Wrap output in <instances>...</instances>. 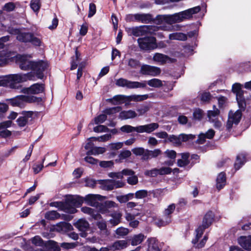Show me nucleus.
Instances as JSON below:
<instances>
[{
    "label": "nucleus",
    "instance_id": "nucleus-57",
    "mask_svg": "<svg viewBox=\"0 0 251 251\" xmlns=\"http://www.w3.org/2000/svg\"><path fill=\"white\" fill-rule=\"evenodd\" d=\"M145 175L151 177H155L159 175L158 169L154 168L150 170H146Z\"/></svg>",
    "mask_w": 251,
    "mask_h": 251
},
{
    "label": "nucleus",
    "instance_id": "nucleus-39",
    "mask_svg": "<svg viewBox=\"0 0 251 251\" xmlns=\"http://www.w3.org/2000/svg\"><path fill=\"white\" fill-rule=\"evenodd\" d=\"M75 56L72 57V60L71 62V69L72 70H75L76 68L78 66V62L81 60L80 58V53L77 51V49L75 50Z\"/></svg>",
    "mask_w": 251,
    "mask_h": 251
},
{
    "label": "nucleus",
    "instance_id": "nucleus-27",
    "mask_svg": "<svg viewBox=\"0 0 251 251\" xmlns=\"http://www.w3.org/2000/svg\"><path fill=\"white\" fill-rule=\"evenodd\" d=\"M128 243L126 240H118L111 244V251L121 250L126 248Z\"/></svg>",
    "mask_w": 251,
    "mask_h": 251
},
{
    "label": "nucleus",
    "instance_id": "nucleus-48",
    "mask_svg": "<svg viewBox=\"0 0 251 251\" xmlns=\"http://www.w3.org/2000/svg\"><path fill=\"white\" fill-rule=\"evenodd\" d=\"M50 205L52 207L58 208L61 210L67 212V204H65V202L62 201H55L52 202L50 203Z\"/></svg>",
    "mask_w": 251,
    "mask_h": 251
},
{
    "label": "nucleus",
    "instance_id": "nucleus-35",
    "mask_svg": "<svg viewBox=\"0 0 251 251\" xmlns=\"http://www.w3.org/2000/svg\"><path fill=\"white\" fill-rule=\"evenodd\" d=\"M31 36V32H23L20 30L16 38L20 42L28 43Z\"/></svg>",
    "mask_w": 251,
    "mask_h": 251
},
{
    "label": "nucleus",
    "instance_id": "nucleus-49",
    "mask_svg": "<svg viewBox=\"0 0 251 251\" xmlns=\"http://www.w3.org/2000/svg\"><path fill=\"white\" fill-rule=\"evenodd\" d=\"M131 151L137 156L142 155L141 159L143 160V157L146 153V150L142 147H137L132 149Z\"/></svg>",
    "mask_w": 251,
    "mask_h": 251
},
{
    "label": "nucleus",
    "instance_id": "nucleus-40",
    "mask_svg": "<svg viewBox=\"0 0 251 251\" xmlns=\"http://www.w3.org/2000/svg\"><path fill=\"white\" fill-rule=\"evenodd\" d=\"M120 130L124 133H130L134 131L139 133L138 126L136 127L132 126L130 125H126L121 126Z\"/></svg>",
    "mask_w": 251,
    "mask_h": 251
},
{
    "label": "nucleus",
    "instance_id": "nucleus-1",
    "mask_svg": "<svg viewBox=\"0 0 251 251\" xmlns=\"http://www.w3.org/2000/svg\"><path fill=\"white\" fill-rule=\"evenodd\" d=\"M213 219L214 214L212 211L208 212L204 216L202 225L196 229V234L195 238L192 241L195 248L200 249L204 246L208 239L207 236L205 235L200 242L199 240L203 234L205 229L208 228L211 225Z\"/></svg>",
    "mask_w": 251,
    "mask_h": 251
},
{
    "label": "nucleus",
    "instance_id": "nucleus-37",
    "mask_svg": "<svg viewBox=\"0 0 251 251\" xmlns=\"http://www.w3.org/2000/svg\"><path fill=\"white\" fill-rule=\"evenodd\" d=\"M145 238L144 235L142 233L134 235L131 238V244L132 246L139 245L143 242Z\"/></svg>",
    "mask_w": 251,
    "mask_h": 251
},
{
    "label": "nucleus",
    "instance_id": "nucleus-58",
    "mask_svg": "<svg viewBox=\"0 0 251 251\" xmlns=\"http://www.w3.org/2000/svg\"><path fill=\"white\" fill-rule=\"evenodd\" d=\"M45 160V158H44L42 160V163L40 164H34L33 165L32 169L34 173L36 174L39 173L43 169V163Z\"/></svg>",
    "mask_w": 251,
    "mask_h": 251
},
{
    "label": "nucleus",
    "instance_id": "nucleus-11",
    "mask_svg": "<svg viewBox=\"0 0 251 251\" xmlns=\"http://www.w3.org/2000/svg\"><path fill=\"white\" fill-rule=\"evenodd\" d=\"M161 72L160 68L154 66L144 64L141 66L140 73L145 75L156 76L159 75Z\"/></svg>",
    "mask_w": 251,
    "mask_h": 251
},
{
    "label": "nucleus",
    "instance_id": "nucleus-44",
    "mask_svg": "<svg viewBox=\"0 0 251 251\" xmlns=\"http://www.w3.org/2000/svg\"><path fill=\"white\" fill-rule=\"evenodd\" d=\"M180 135L176 136L175 135H170L167 140L166 141L172 143L175 146H180L181 144V141Z\"/></svg>",
    "mask_w": 251,
    "mask_h": 251
},
{
    "label": "nucleus",
    "instance_id": "nucleus-43",
    "mask_svg": "<svg viewBox=\"0 0 251 251\" xmlns=\"http://www.w3.org/2000/svg\"><path fill=\"white\" fill-rule=\"evenodd\" d=\"M147 83L150 86L154 88H159L163 86L162 81L158 78H152Z\"/></svg>",
    "mask_w": 251,
    "mask_h": 251
},
{
    "label": "nucleus",
    "instance_id": "nucleus-54",
    "mask_svg": "<svg viewBox=\"0 0 251 251\" xmlns=\"http://www.w3.org/2000/svg\"><path fill=\"white\" fill-rule=\"evenodd\" d=\"M148 195V192L146 190H140L135 193V197L138 199H144Z\"/></svg>",
    "mask_w": 251,
    "mask_h": 251
},
{
    "label": "nucleus",
    "instance_id": "nucleus-50",
    "mask_svg": "<svg viewBox=\"0 0 251 251\" xmlns=\"http://www.w3.org/2000/svg\"><path fill=\"white\" fill-rule=\"evenodd\" d=\"M115 232L119 236H124L129 233V230L127 228L121 226L117 228Z\"/></svg>",
    "mask_w": 251,
    "mask_h": 251
},
{
    "label": "nucleus",
    "instance_id": "nucleus-59",
    "mask_svg": "<svg viewBox=\"0 0 251 251\" xmlns=\"http://www.w3.org/2000/svg\"><path fill=\"white\" fill-rule=\"evenodd\" d=\"M212 96L209 92L202 93L201 95V100L204 102H208L211 99Z\"/></svg>",
    "mask_w": 251,
    "mask_h": 251
},
{
    "label": "nucleus",
    "instance_id": "nucleus-31",
    "mask_svg": "<svg viewBox=\"0 0 251 251\" xmlns=\"http://www.w3.org/2000/svg\"><path fill=\"white\" fill-rule=\"evenodd\" d=\"M137 116V114L135 111L132 110L123 111L119 114V117L122 120L134 118Z\"/></svg>",
    "mask_w": 251,
    "mask_h": 251
},
{
    "label": "nucleus",
    "instance_id": "nucleus-23",
    "mask_svg": "<svg viewBox=\"0 0 251 251\" xmlns=\"http://www.w3.org/2000/svg\"><path fill=\"white\" fill-rule=\"evenodd\" d=\"M159 127V125L156 123H152L150 124L139 126V133L146 132L150 133Z\"/></svg>",
    "mask_w": 251,
    "mask_h": 251
},
{
    "label": "nucleus",
    "instance_id": "nucleus-33",
    "mask_svg": "<svg viewBox=\"0 0 251 251\" xmlns=\"http://www.w3.org/2000/svg\"><path fill=\"white\" fill-rule=\"evenodd\" d=\"M171 216H168L164 213L161 218L158 219L156 221L155 224L157 226L160 227L167 225L171 223Z\"/></svg>",
    "mask_w": 251,
    "mask_h": 251
},
{
    "label": "nucleus",
    "instance_id": "nucleus-38",
    "mask_svg": "<svg viewBox=\"0 0 251 251\" xmlns=\"http://www.w3.org/2000/svg\"><path fill=\"white\" fill-rule=\"evenodd\" d=\"M246 162L245 156L244 154H239L236 157V160L234 163L236 170H239Z\"/></svg>",
    "mask_w": 251,
    "mask_h": 251
},
{
    "label": "nucleus",
    "instance_id": "nucleus-42",
    "mask_svg": "<svg viewBox=\"0 0 251 251\" xmlns=\"http://www.w3.org/2000/svg\"><path fill=\"white\" fill-rule=\"evenodd\" d=\"M106 149L103 147H93L92 149L87 152V154H92L94 155L102 154L105 152Z\"/></svg>",
    "mask_w": 251,
    "mask_h": 251
},
{
    "label": "nucleus",
    "instance_id": "nucleus-56",
    "mask_svg": "<svg viewBox=\"0 0 251 251\" xmlns=\"http://www.w3.org/2000/svg\"><path fill=\"white\" fill-rule=\"evenodd\" d=\"M181 143L182 142H186L189 140H192L195 138V135L190 134H179Z\"/></svg>",
    "mask_w": 251,
    "mask_h": 251
},
{
    "label": "nucleus",
    "instance_id": "nucleus-60",
    "mask_svg": "<svg viewBox=\"0 0 251 251\" xmlns=\"http://www.w3.org/2000/svg\"><path fill=\"white\" fill-rule=\"evenodd\" d=\"M220 114V111L218 109H214L212 110H209L207 112V116L209 120H212L213 118H214Z\"/></svg>",
    "mask_w": 251,
    "mask_h": 251
},
{
    "label": "nucleus",
    "instance_id": "nucleus-17",
    "mask_svg": "<svg viewBox=\"0 0 251 251\" xmlns=\"http://www.w3.org/2000/svg\"><path fill=\"white\" fill-rule=\"evenodd\" d=\"M152 60L156 62H157L161 65H164L166 63H172L176 62V59L170 57L169 56L161 53H155L152 57Z\"/></svg>",
    "mask_w": 251,
    "mask_h": 251
},
{
    "label": "nucleus",
    "instance_id": "nucleus-45",
    "mask_svg": "<svg viewBox=\"0 0 251 251\" xmlns=\"http://www.w3.org/2000/svg\"><path fill=\"white\" fill-rule=\"evenodd\" d=\"M45 217L49 220H54L58 219L60 217V214L57 211L52 210L46 212Z\"/></svg>",
    "mask_w": 251,
    "mask_h": 251
},
{
    "label": "nucleus",
    "instance_id": "nucleus-3",
    "mask_svg": "<svg viewBox=\"0 0 251 251\" xmlns=\"http://www.w3.org/2000/svg\"><path fill=\"white\" fill-rule=\"evenodd\" d=\"M148 95H133L126 96L123 95H118L114 96L112 98L108 99L107 101L113 105H118L124 103L126 101H141L148 98Z\"/></svg>",
    "mask_w": 251,
    "mask_h": 251
},
{
    "label": "nucleus",
    "instance_id": "nucleus-21",
    "mask_svg": "<svg viewBox=\"0 0 251 251\" xmlns=\"http://www.w3.org/2000/svg\"><path fill=\"white\" fill-rule=\"evenodd\" d=\"M101 197L100 195L88 194L83 199L88 205L97 207L99 203L97 201L100 200Z\"/></svg>",
    "mask_w": 251,
    "mask_h": 251
},
{
    "label": "nucleus",
    "instance_id": "nucleus-9",
    "mask_svg": "<svg viewBox=\"0 0 251 251\" xmlns=\"http://www.w3.org/2000/svg\"><path fill=\"white\" fill-rule=\"evenodd\" d=\"M116 85L120 87H126L128 89L145 88L146 87V83L145 81H131L122 78H119L116 80Z\"/></svg>",
    "mask_w": 251,
    "mask_h": 251
},
{
    "label": "nucleus",
    "instance_id": "nucleus-18",
    "mask_svg": "<svg viewBox=\"0 0 251 251\" xmlns=\"http://www.w3.org/2000/svg\"><path fill=\"white\" fill-rule=\"evenodd\" d=\"M45 90L44 84L42 83H35L29 87L25 88L22 90V92L27 94H38Z\"/></svg>",
    "mask_w": 251,
    "mask_h": 251
},
{
    "label": "nucleus",
    "instance_id": "nucleus-20",
    "mask_svg": "<svg viewBox=\"0 0 251 251\" xmlns=\"http://www.w3.org/2000/svg\"><path fill=\"white\" fill-rule=\"evenodd\" d=\"M75 226L81 232L80 233L82 237H86L87 235L86 231L89 227V224L84 219H79L75 224Z\"/></svg>",
    "mask_w": 251,
    "mask_h": 251
},
{
    "label": "nucleus",
    "instance_id": "nucleus-16",
    "mask_svg": "<svg viewBox=\"0 0 251 251\" xmlns=\"http://www.w3.org/2000/svg\"><path fill=\"white\" fill-rule=\"evenodd\" d=\"M22 116L19 117L16 122L20 127L25 126L29 122L33 119V112L31 111H23Z\"/></svg>",
    "mask_w": 251,
    "mask_h": 251
},
{
    "label": "nucleus",
    "instance_id": "nucleus-22",
    "mask_svg": "<svg viewBox=\"0 0 251 251\" xmlns=\"http://www.w3.org/2000/svg\"><path fill=\"white\" fill-rule=\"evenodd\" d=\"M109 215L111 217L108 222L112 226H115L121 222L122 214L120 211H114Z\"/></svg>",
    "mask_w": 251,
    "mask_h": 251
},
{
    "label": "nucleus",
    "instance_id": "nucleus-55",
    "mask_svg": "<svg viewBox=\"0 0 251 251\" xmlns=\"http://www.w3.org/2000/svg\"><path fill=\"white\" fill-rule=\"evenodd\" d=\"M41 6L40 0H31L30 7L34 12H37Z\"/></svg>",
    "mask_w": 251,
    "mask_h": 251
},
{
    "label": "nucleus",
    "instance_id": "nucleus-4",
    "mask_svg": "<svg viewBox=\"0 0 251 251\" xmlns=\"http://www.w3.org/2000/svg\"><path fill=\"white\" fill-rule=\"evenodd\" d=\"M7 100H9L11 105L13 106H18L21 108L24 107L25 106V102L39 103L42 101L41 98L26 95L18 96L14 98L8 99Z\"/></svg>",
    "mask_w": 251,
    "mask_h": 251
},
{
    "label": "nucleus",
    "instance_id": "nucleus-7",
    "mask_svg": "<svg viewBox=\"0 0 251 251\" xmlns=\"http://www.w3.org/2000/svg\"><path fill=\"white\" fill-rule=\"evenodd\" d=\"M200 10L201 7L200 6H196L181 12L173 14L174 23H179L185 20L189 19L192 17L193 14L198 13Z\"/></svg>",
    "mask_w": 251,
    "mask_h": 251
},
{
    "label": "nucleus",
    "instance_id": "nucleus-12",
    "mask_svg": "<svg viewBox=\"0 0 251 251\" xmlns=\"http://www.w3.org/2000/svg\"><path fill=\"white\" fill-rule=\"evenodd\" d=\"M49 67L47 62L43 60H39L34 62L32 70L36 74L38 78L42 79L44 77L43 72Z\"/></svg>",
    "mask_w": 251,
    "mask_h": 251
},
{
    "label": "nucleus",
    "instance_id": "nucleus-41",
    "mask_svg": "<svg viewBox=\"0 0 251 251\" xmlns=\"http://www.w3.org/2000/svg\"><path fill=\"white\" fill-rule=\"evenodd\" d=\"M169 39L170 40L186 41L187 39V37L186 34L183 33L176 32L170 34L169 35Z\"/></svg>",
    "mask_w": 251,
    "mask_h": 251
},
{
    "label": "nucleus",
    "instance_id": "nucleus-52",
    "mask_svg": "<svg viewBox=\"0 0 251 251\" xmlns=\"http://www.w3.org/2000/svg\"><path fill=\"white\" fill-rule=\"evenodd\" d=\"M122 110L121 106H117L106 109L103 112L106 115H112L120 112Z\"/></svg>",
    "mask_w": 251,
    "mask_h": 251
},
{
    "label": "nucleus",
    "instance_id": "nucleus-62",
    "mask_svg": "<svg viewBox=\"0 0 251 251\" xmlns=\"http://www.w3.org/2000/svg\"><path fill=\"white\" fill-rule=\"evenodd\" d=\"M159 175H168L171 173L172 169L170 167H163L158 169Z\"/></svg>",
    "mask_w": 251,
    "mask_h": 251
},
{
    "label": "nucleus",
    "instance_id": "nucleus-2",
    "mask_svg": "<svg viewBox=\"0 0 251 251\" xmlns=\"http://www.w3.org/2000/svg\"><path fill=\"white\" fill-rule=\"evenodd\" d=\"M33 77L34 75L32 73L25 74H11L4 76H0V86H8L10 88L19 89L21 86L17 85V84L33 79Z\"/></svg>",
    "mask_w": 251,
    "mask_h": 251
},
{
    "label": "nucleus",
    "instance_id": "nucleus-24",
    "mask_svg": "<svg viewBox=\"0 0 251 251\" xmlns=\"http://www.w3.org/2000/svg\"><path fill=\"white\" fill-rule=\"evenodd\" d=\"M238 244L246 250H251V235L242 236L238 239Z\"/></svg>",
    "mask_w": 251,
    "mask_h": 251
},
{
    "label": "nucleus",
    "instance_id": "nucleus-19",
    "mask_svg": "<svg viewBox=\"0 0 251 251\" xmlns=\"http://www.w3.org/2000/svg\"><path fill=\"white\" fill-rule=\"evenodd\" d=\"M151 22L157 25H161L164 23L170 25L174 24L173 15H158L155 18H152Z\"/></svg>",
    "mask_w": 251,
    "mask_h": 251
},
{
    "label": "nucleus",
    "instance_id": "nucleus-64",
    "mask_svg": "<svg viewBox=\"0 0 251 251\" xmlns=\"http://www.w3.org/2000/svg\"><path fill=\"white\" fill-rule=\"evenodd\" d=\"M127 182L130 185H134L137 184L138 182L137 176H135L134 174L133 176L128 177L127 179Z\"/></svg>",
    "mask_w": 251,
    "mask_h": 251
},
{
    "label": "nucleus",
    "instance_id": "nucleus-13",
    "mask_svg": "<svg viewBox=\"0 0 251 251\" xmlns=\"http://www.w3.org/2000/svg\"><path fill=\"white\" fill-rule=\"evenodd\" d=\"M242 110L240 109L234 113L232 111L229 112L226 123V128L228 129L231 128L233 124L237 125L239 123L242 117Z\"/></svg>",
    "mask_w": 251,
    "mask_h": 251
},
{
    "label": "nucleus",
    "instance_id": "nucleus-26",
    "mask_svg": "<svg viewBox=\"0 0 251 251\" xmlns=\"http://www.w3.org/2000/svg\"><path fill=\"white\" fill-rule=\"evenodd\" d=\"M12 122L11 121H6L0 123V130H3L0 131V136L6 138L11 135V132L6 128L11 126Z\"/></svg>",
    "mask_w": 251,
    "mask_h": 251
},
{
    "label": "nucleus",
    "instance_id": "nucleus-25",
    "mask_svg": "<svg viewBox=\"0 0 251 251\" xmlns=\"http://www.w3.org/2000/svg\"><path fill=\"white\" fill-rule=\"evenodd\" d=\"M162 154L161 150L159 149H155L153 150L146 149V153L143 157V160L148 161L153 158H156Z\"/></svg>",
    "mask_w": 251,
    "mask_h": 251
},
{
    "label": "nucleus",
    "instance_id": "nucleus-14",
    "mask_svg": "<svg viewBox=\"0 0 251 251\" xmlns=\"http://www.w3.org/2000/svg\"><path fill=\"white\" fill-rule=\"evenodd\" d=\"M17 62L20 68L23 70H32L34 62L31 61L24 55H18L17 56Z\"/></svg>",
    "mask_w": 251,
    "mask_h": 251
},
{
    "label": "nucleus",
    "instance_id": "nucleus-6",
    "mask_svg": "<svg viewBox=\"0 0 251 251\" xmlns=\"http://www.w3.org/2000/svg\"><path fill=\"white\" fill-rule=\"evenodd\" d=\"M84 201L83 197L78 196H70L65 201V204H67V212L71 214L77 212L75 207L81 205Z\"/></svg>",
    "mask_w": 251,
    "mask_h": 251
},
{
    "label": "nucleus",
    "instance_id": "nucleus-15",
    "mask_svg": "<svg viewBox=\"0 0 251 251\" xmlns=\"http://www.w3.org/2000/svg\"><path fill=\"white\" fill-rule=\"evenodd\" d=\"M118 205L112 201H107L103 203H99L97 206L99 212L102 214H108L110 213V209L117 208Z\"/></svg>",
    "mask_w": 251,
    "mask_h": 251
},
{
    "label": "nucleus",
    "instance_id": "nucleus-10",
    "mask_svg": "<svg viewBox=\"0 0 251 251\" xmlns=\"http://www.w3.org/2000/svg\"><path fill=\"white\" fill-rule=\"evenodd\" d=\"M232 92L236 95V100L239 108L241 109L244 110L246 104L243 96L244 91L242 90L240 84H234L232 86Z\"/></svg>",
    "mask_w": 251,
    "mask_h": 251
},
{
    "label": "nucleus",
    "instance_id": "nucleus-46",
    "mask_svg": "<svg viewBox=\"0 0 251 251\" xmlns=\"http://www.w3.org/2000/svg\"><path fill=\"white\" fill-rule=\"evenodd\" d=\"M112 179L100 180V184L102 185L103 189L105 190H112L114 189Z\"/></svg>",
    "mask_w": 251,
    "mask_h": 251
},
{
    "label": "nucleus",
    "instance_id": "nucleus-32",
    "mask_svg": "<svg viewBox=\"0 0 251 251\" xmlns=\"http://www.w3.org/2000/svg\"><path fill=\"white\" fill-rule=\"evenodd\" d=\"M217 188L219 190L223 188L226 185V174L224 172H221L219 174L217 178Z\"/></svg>",
    "mask_w": 251,
    "mask_h": 251
},
{
    "label": "nucleus",
    "instance_id": "nucleus-53",
    "mask_svg": "<svg viewBox=\"0 0 251 251\" xmlns=\"http://www.w3.org/2000/svg\"><path fill=\"white\" fill-rule=\"evenodd\" d=\"M193 119L196 120H201L203 116V111L200 109H195L193 112Z\"/></svg>",
    "mask_w": 251,
    "mask_h": 251
},
{
    "label": "nucleus",
    "instance_id": "nucleus-28",
    "mask_svg": "<svg viewBox=\"0 0 251 251\" xmlns=\"http://www.w3.org/2000/svg\"><path fill=\"white\" fill-rule=\"evenodd\" d=\"M215 135V131L213 129L208 130L205 134L201 133L199 135V138L197 140L198 144H203L205 141V138L212 139Z\"/></svg>",
    "mask_w": 251,
    "mask_h": 251
},
{
    "label": "nucleus",
    "instance_id": "nucleus-8",
    "mask_svg": "<svg viewBox=\"0 0 251 251\" xmlns=\"http://www.w3.org/2000/svg\"><path fill=\"white\" fill-rule=\"evenodd\" d=\"M152 27L153 26L151 25H140L127 28L126 29V31L130 36L133 35L138 37L150 33Z\"/></svg>",
    "mask_w": 251,
    "mask_h": 251
},
{
    "label": "nucleus",
    "instance_id": "nucleus-61",
    "mask_svg": "<svg viewBox=\"0 0 251 251\" xmlns=\"http://www.w3.org/2000/svg\"><path fill=\"white\" fill-rule=\"evenodd\" d=\"M107 119V116L104 114H100L96 117L94 119L95 124L103 123Z\"/></svg>",
    "mask_w": 251,
    "mask_h": 251
},
{
    "label": "nucleus",
    "instance_id": "nucleus-34",
    "mask_svg": "<svg viewBox=\"0 0 251 251\" xmlns=\"http://www.w3.org/2000/svg\"><path fill=\"white\" fill-rule=\"evenodd\" d=\"M148 248L147 251H160L158 243L154 238H150L148 240Z\"/></svg>",
    "mask_w": 251,
    "mask_h": 251
},
{
    "label": "nucleus",
    "instance_id": "nucleus-51",
    "mask_svg": "<svg viewBox=\"0 0 251 251\" xmlns=\"http://www.w3.org/2000/svg\"><path fill=\"white\" fill-rule=\"evenodd\" d=\"M127 64L131 68L133 69H137L139 68L141 65L139 60L133 58L129 59Z\"/></svg>",
    "mask_w": 251,
    "mask_h": 251
},
{
    "label": "nucleus",
    "instance_id": "nucleus-5",
    "mask_svg": "<svg viewBox=\"0 0 251 251\" xmlns=\"http://www.w3.org/2000/svg\"><path fill=\"white\" fill-rule=\"evenodd\" d=\"M139 48L144 51H151L157 48L156 39L153 36H146L137 39Z\"/></svg>",
    "mask_w": 251,
    "mask_h": 251
},
{
    "label": "nucleus",
    "instance_id": "nucleus-36",
    "mask_svg": "<svg viewBox=\"0 0 251 251\" xmlns=\"http://www.w3.org/2000/svg\"><path fill=\"white\" fill-rule=\"evenodd\" d=\"M28 43H31L35 46H41L42 45V38L41 36L31 33V36Z\"/></svg>",
    "mask_w": 251,
    "mask_h": 251
},
{
    "label": "nucleus",
    "instance_id": "nucleus-29",
    "mask_svg": "<svg viewBox=\"0 0 251 251\" xmlns=\"http://www.w3.org/2000/svg\"><path fill=\"white\" fill-rule=\"evenodd\" d=\"M137 22L148 24L152 20V16L150 14H137Z\"/></svg>",
    "mask_w": 251,
    "mask_h": 251
},
{
    "label": "nucleus",
    "instance_id": "nucleus-47",
    "mask_svg": "<svg viewBox=\"0 0 251 251\" xmlns=\"http://www.w3.org/2000/svg\"><path fill=\"white\" fill-rule=\"evenodd\" d=\"M9 59V55L5 51H0V67L5 65Z\"/></svg>",
    "mask_w": 251,
    "mask_h": 251
},
{
    "label": "nucleus",
    "instance_id": "nucleus-63",
    "mask_svg": "<svg viewBox=\"0 0 251 251\" xmlns=\"http://www.w3.org/2000/svg\"><path fill=\"white\" fill-rule=\"evenodd\" d=\"M94 131L95 132H108L109 129L106 126L103 125H99L94 128Z\"/></svg>",
    "mask_w": 251,
    "mask_h": 251
},
{
    "label": "nucleus",
    "instance_id": "nucleus-30",
    "mask_svg": "<svg viewBox=\"0 0 251 251\" xmlns=\"http://www.w3.org/2000/svg\"><path fill=\"white\" fill-rule=\"evenodd\" d=\"M81 210L82 212L90 215L95 220H98L101 218V215L99 213H97L94 209L90 207L86 206L82 207L81 208Z\"/></svg>",
    "mask_w": 251,
    "mask_h": 251
}]
</instances>
